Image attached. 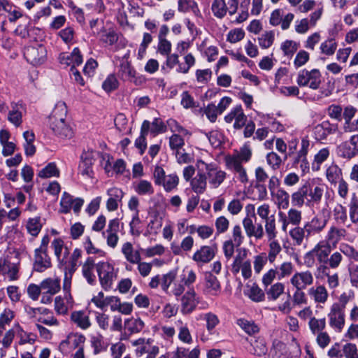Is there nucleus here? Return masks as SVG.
I'll return each instance as SVG.
<instances>
[{
	"label": "nucleus",
	"mask_w": 358,
	"mask_h": 358,
	"mask_svg": "<svg viewBox=\"0 0 358 358\" xmlns=\"http://www.w3.org/2000/svg\"><path fill=\"white\" fill-rule=\"evenodd\" d=\"M49 127L53 133L61 138H71L73 131L67 119V107L66 103L58 102L49 116Z\"/></svg>",
	"instance_id": "f257e3e1"
},
{
	"label": "nucleus",
	"mask_w": 358,
	"mask_h": 358,
	"mask_svg": "<svg viewBox=\"0 0 358 358\" xmlns=\"http://www.w3.org/2000/svg\"><path fill=\"white\" fill-rule=\"evenodd\" d=\"M331 248L329 243L321 241L317 243L314 247L307 252L303 256L304 264L308 268H312L318 264H327L328 257L331 255Z\"/></svg>",
	"instance_id": "f03ea898"
},
{
	"label": "nucleus",
	"mask_w": 358,
	"mask_h": 358,
	"mask_svg": "<svg viewBox=\"0 0 358 358\" xmlns=\"http://www.w3.org/2000/svg\"><path fill=\"white\" fill-rule=\"evenodd\" d=\"M128 59V53L122 57L118 70L119 77L123 80L134 83L136 85H142L145 83V78L137 74Z\"/></svg>",
	"instance_id": "7ed1b4c3"
},
{
	"label": "nucleus",
	"mask_w": 358,
	"mask_h": 358,
	"mask_svg": "<svg viewBox=\"0 0 358 358\" xmlns=\"http://www.w3.org/2000/svg\"><path fill=\"white\" fill-rule=\"evenodd\" d=\"M96 269L102 287L110 289L117 278L113 266L108 262H101L96 264Z\"/></svg>",
	"instance_id": "20e7f679"
},
{
	"label": "nucleus",
	"mask_w": 358,
	"mask_h": 358,
	"mask_svg": "<svg viewBox=\"0 0 358 358\" xmlns=\"http://www.w3.org/2000/svg\"><path fill=\"white\" fill-rule=\"evenodd\" d=\"M296 83L301 87L317 90L321 84V73L317 69H303L298 73Z\"/></svg>",
	"instance_id": "39448f33"
},
{
	"label": "nucleus",
	"mask_w": 358,
	"mask_h": 358,
	"mask_svg": "<svg viewBox=\"0 0 358 358\" xmlns=\"http://www.w3.org/2000/svg\"><path fill=\"white\" fill-rule=\"evenodd\" d=\"M204 167V162L198 159L196 163V174L190 180L191 188L197 194L204 193L207 188V176Z\"/></svg>",
	"instance_id": "423d86ee"
},
{
	"label": "nucleus",
	"mask_w": 358,
	"mask_h": 358,
	"mask_svg": "<svg viewBox=\"0 0 358 358\" xmlns=\"http://www.w3.org/2000/svg\"><path fill=\"white\" fill-rule=\"evenodd\" d=\"M196 280V274L193 269L185 270L180 275V280L176 282L171 287V294L175 297H179L184 293L185 287H189Z\"/></svg>",
	"instance_id": "0eeeda50"
},
{
	"label": "nucleus",
	"mask_w": 358,
	"mask_h": 358,
	"mask_svg": "<svg viewBox=\"0 0 358 358\" xmlns=\"http://www.w3.org/2000/svg\"><path fill=\"white\" fill-rule=\"evenodd\" d=\"M323 13L322 8L315 10L309 15L308 17L297 20L295 22L294 30L299 34H305L310 28L315 27L321 19Z\"/></svg>",
	"instance_id": "6e6552de"
},
{
	"label": "nucleus",
	"mask_w": 358,
	"mask_h": 358,
	"mask_svg": "<svg viewBox=\"0 0 358 358\" xmlns=\"http://www.w3.org/2000/svg\"><path fill=\"white\" fill-rule=\"evenodd\" d=\"M327 317L330 327L337 332H341L345 324V310L331 304Z\"/></svg>",
	"instance_id": "1a4fd4ad"
},
{
	"label": "nucleus",
	"mask_w": 358,
	"mask_h": 358,
	"mask_svg": "<svg viewBox=\"0 0 358 358\" xmlns=\"http://www.w3.org/2000/svg\"><path fill=\"white\" fill-rule=\"evenodd\" d=\"M24 56L33 65L43 64L47 57V50L42 44L30 45L24 49Z\"/></svg>",
	"instance_id": "9d476101"
},
{
	"label": "nucleus",
	"mask_w": 358,
	"mask_h": 358,
	"mask_svg": "<svg viewBox=\"0 0 358 358\" xmlns=\"http://www.w3.org/2000/svg\"><path fill=\"white\" fill-rule=\"evenodd\" d=\"M279 222L281 224V230L287 232L289 224L299 226L302 220V213L301 210L294 208L288 210L287 213L280 210L278 211Z\"/></svg>",
	"instance_id": "9b49d317"
},
{
	"label": "nucleus",
	"mask_w": 358,
	"mask_h": 358,
	"mask_svg": "<svg viewBox=\"0 0 358 358\" xmlns=\"http://www.w3.org/2000/svg\"><path fill=\"white\" fill-rule=\"evenodd\" d=\"M180 311L182 314H189L192 313L199 303V298L193 287L189 289L180 296Z\"/></svg>",
	"instance_id": "f8f14e48"
},
{
	"label": "nucleus",
	"mask_w": 358,
	"mask_h": 358,
	"mask_svg": "<svg viewBox=\"0 0 358 358\" xmlns=\"http://www.w3.org/2000/svg\"><path fill=\"white\" fill-rule=\"evenodd\" d=\"M207 179L213 188L218 187L225 180L227 173L214 164L204 162Z\"/></svg>",
	"instance_id": "ddd939ff"
},
{
	"label": "nucleus",
	"mask_w": 358,
	"mask_h": 358,
	"mask_svg": "<svg viewBox=\"0 0 358 358\" xmlns=\"http://www.w3.org/2000/svg\"><path fill=\"white\" fill-rule=\"evenodd\" d=\"M84 203V200L81 198H73V196L64 192L62 194L60 200V210L62 213H68L71 209L75 213H78Z\"/></svg>",
	"instance_id": "4468645a"
},
{
	"label": "nucleus",
	"mask_w": 358,
	"mask_h": 358,
	"mask_svg": "<svg viewBox=\"0 0 358 358\" xmlns=\"http://www.w3.org/2000/svg\"><path fill=\"white\" fill-rule=\"evenodd\" d=\"M120 231V222L118 219H113L109 221L107 229L102 232V236L106 239L107 245L113 249L118 244Z\"/></svg>",
	"instance_id": "2eb2a0df"
},
{
	"label": "nucleus",
	"mask_w": 358,
	"mask_h": 358,
	"mask_svg": "<svg viewBox=\"0 0 358 358\" xmlns=\"http://www.w3.org/2000/svg\"><path fill=\"white\" fill-rule=\"evenodd\" d=\"M313 282V275L308 270L296 272L290 278V283L295 289H306L311 286Z\"/></svg>",
	"instance_id": "dca6fc26"
},
{
	"label": "nucleus",
	"mask_w": 358,
	"mask_h": 358,
	"mask_svg": "<svg viewBox=\"0 0 358 358\" xmlns=\"http://www.w3.org/2000/svg\"><path fill=\"white\" fill-rule=\"evenodd\" d=\"M294 18L293 13H289L284 15L282 10L275 9L271 14L269 22L272 26L280 25L282 30H287L290 27Z\"/></svg>",
	"instance_id": "f3484780"
},
{
	"label": "nucleus",
	"mask_w": 358,
	"mask_h": 358,
	"mask_svg": "<svg viewBox=\"0 0 358 358\" xmlns=\"http://www.w3.org/2000/svg\"><path fill=\"white\" fill-rule=\"evenodd\" d=\"M131 345L134 348L135 355L137 357H141L145 354H149L154 349H159L154 344L151 338H139L131 341Z\"/></svg>",
	"instance_id": "a211bd4d"
},
{
	"label": "nucleus",
	"mask_w": 358,
	"mask_h": 358,
	"mask_svg": "<svg viewBox=\"0 0 358 358\" xmlns=\"http://www.w3.org/2000/svg\"><path fill=\"white\" fill-rule=\"evenodd\" d=\"M247 116L245 115L243 110L241 106L234 107L224 117V120L227 123L234 122V128L240 129L243 128L247 122Z\"/></svg>",
	"instance_id": "6ab92c4d"
},
{
	"label": "nucleus",
	"mask_w": 358,
	"mask_h": 358,
	"mask_svg": "<svg viewBox=\"0 0 358 358\" xmlns=\"http://www.w3.org/2000/svg\"><path fill=\"white\" fill-rule=\"evenodd\" d=\"M243 226L248 238L254 237L257 240L262 239L264 235V227L261 223L255 224L252 218L246 216L243 218Z\"/></svg>",
	"instance_id": "aec40b11"
},
{
	"label": "nucleus",
	"mask_w": 358,
	"mask_h": 358,
	"mask_svg": "<svg viewBox=\"0 0 358 358\" xmlns=\"http://www.w3.org/2000/svg\"><path fill=\"white\" fill-rule=\"evenodd\" d=\"M221 290L220 282L217 278L208 273L205 275L203 294L207 296H218Z\"/></svg>",
	"instance_id": "412c9836"
},
{
	"label": "nucleus",
	"mask_w": 358,
	"mask_h": 358,
	"mask_svg": "<svg viewBox=\"0 0 358 358\" xmlns=\"http://www.w3.org/2000/svg\"><path fill=\"white\" fill-rule=\"evenodd\" d=\"M216 247L203 245L197 250L192 256V259L198 264L210 262L215 257Z\"/></svg>",
	"instance_id": "4be33fe9"
},
{
	"label": "nucleus",
	"mask_w": 358,
	"mask_h": 358,
	"mask_svg": "<svg viewBox=\"0 0 358 358\" xmlns=\"http://www.w3.org/2000/svg\"><path fill=\"white\" fill-rule=\"evenodd\" d=\"M327 224V220L316 215L310 221L304 224L307 231V238L311 236L318 234L323 231Z\"/></svg>",
	"instance_id": "5701e85b"
},
{
	"label": "nucleus",
	"mask_w": 358,
	"mask_h": 358,
	"mask_svg": "<svg viewBox=\"0 0 358 358\" xmlns=\"http://www.w3.org/2000/svg\"><path fill=\"white\" fill-rule=\"evenodd\" d=\"M51 247L59 265H66L67 257L69 255V250L68 248L65 246L64 241L59 238H55L51 243Z\"/></svg>",
	"instance_id": "b1692460"
},
{
	"label": "nucleus",
	"mask_w": 358,
	"mask_h": 358,
	"mask_svg": "<svg viewBox=\"0 0 358 358\" xmlns=\"http://www.w3.org/2000/svg\"><path fill=\"white\" fill-rule=\"evenodd\" d=\"M308 294L315 303L324 304L329 299L328 290L324 285L312 286L308 289Z\"/></svg>",
	"instance_id": "393cba45"
},
{
	"label": "nucleus",
	"mask_w": 358,
	"mask_h": 358,
	"mask_svg": "<svg viewBox=\"0 0 358 358\" xmlns=\"http://www.w3.org/2000/svg\"><path fill=\"white\" fill-rule=\"evenodd\" d=\"M70 320L77 327L83 330H87L92 326L90 313L85 310L73 311Z\"/></svg>",
	"instance_id": "a878e982"
},
{
	"label": "nucleus",
	"mask_w": 358,
	"mask_h": 358,
	"mask_svg": "<svg viewBox=\"0 0 358 358\" xmlns=\"http://www.w3.org/2000/svg\"><path fill=\"white\" fill-rule=\"evenodd\" d=\"M51 266V259L46 251L34 250V269L36 271L43 272Z\"/></svg>",
	"instance_id": "bb28decb"
},
{
	"label": "nucleus",
	"mask_w": 358,
	"mask_h": 358,
	"mask_svg": "<svg viewBox=\"0 0 358 358\" xmlns=\"http://www.w3.org/2000/svg\"><path fill=\"white\" fill-rule=\"evenodd\" d=\"M59 62L62 64L76 67L83 62V57L78 48L73 49L71 53L62 52L59 55Z\"/></svg>",
	"instance_id": "cd10ccee"
},
{
	"label": "nucleus",
	"mask_w": 358,
	"mask_h": 358,
	"mask_svg": "<svg viewBox=\"0 0 358 358\" xmlns=\"http://www.w3.org/2000/svg\"><path fill=\"white\" fill-rule=\"evenodd\" d=\"M109 196L106 202V208L109 211H115L118 208L119 203L124 196L123 192L117 187H111L107 190Z\"/></svg>",
	"instance_id": "c85d7f7f"
},
{
	"label": "nucleus",
	"mask_w": 358,
	"mask_h": 358,
	"mask_svg": "<svg viewBox=\"0 0 358 358\" xmlns=\"http://www.w3.org/2000/svg\"><path fill=\"white\" fill-rule=\"evenodd\" d=\"M24 113V108L22 104L12 103L8 114V120L16 127H20L22 123Z\"/></svg>",
	"instance_id": "c756f323"
},
{
	"label": "nucleus",
	"mask_w": 358,
	"mask_h": 358,
	"mask_svg": "<svg viewBox=\"0 0 358 358\" xmlns=\"http://www.w3.org/2000/svg\"><path fill=\"white\" fill-rule=\"evenodd\" d=\"M73 300L71 294L64 295L63 297L57 296L55 299V310L58 315H64L68 313L69 308L73 306Z\"/></svg>",
	"instance_id": "7c9ffc66"
},
{
	"label": "nucleus",
	"mask_w": 358,
	"mask_h": 358,
	"mask_svg": "<svg viewBox=\"0 0 358 358\" xmlns=\"http://www.w3.org/2000/svg\"><path fill=\"white\" fill-rule=\"evenodd\" d=\"M271 199L279 210H286L289 206V194L284 189L275 191L271 194Z\"/></svg>",
	"instance_id": "2f4dec72"
},
{
	"label": "nucleus",
	"mask_w": 358,
	"mask_h": 358,
	"mask_svg": "<svg viewBox=\"0 0 358 358\" xmlns=\"http://www.w3.org/2000/svg\"><path fill=\"white\" fill-rule=\"evenodd\" d=\"M85 337L79 334H70L66 338L62 341L59 348L62 350L75 349L76 348H82L80 345L84 343Z\"/></svg>",
	"instance_id": "473e14b6"
},
{
	"label": "nucleus",
	"mask_w": 358,
	"mask_h": 358,
	"mask_svg": "<svg viewBox=\"0 0 358 358\" xmlns=\"http://www.w3.org/2000/svg\"><path fill=\"white\" fill-rule=\"evenodd\" d=\"M252 157V149L248 143H245L241 148L240 151L227 156L225 159L226 162H230L231 160H236L238 164L248 162Z\"/></svg>",
	"instance_id": "72a5a7b5"
},
{
	"label": "nucleus",
	"mask_w": 358,
	"mask_h": 358,
	"mask_svg": "<svg viewBox=\"0 0 358 358\" xmlns=\"http://www.w3.org/2000/svg\"><path fill=\"white\" fill-rule=\"evenodd\" d=\"M125 259L131 264H135L141 260V255L138 250H135L130 242L124 243L121 248Z\"/></svg>",
	"instance_id": "f704fd0d"
},
{
	"label": "nucleus",
	"mask_w": 358,
	"mask_h": 358,
	"mask_svg": "<svg viewBox=\"0 0 358 358\" xmlns=\"http://www.w3.org/2000/svg\"><path fill=\"white\" fill-rule=\"evenodd\" d=\"M42 292L50 295H55L61 289L60 280L57 278H48L40 283Z\"/></svg>",
	"instance_id": "c9c22d12"
},
{
	"label": "nucleus",
	"mask_w": 358,
	"mask_h": 358,
	"mask_svg": "<svg viewBox=\"0 0 358 358\" xmlns=\"http://www.w3.org/2000/svg\"><path fill=\"white\" fill-rule=\"evenodd\" d=\"M96 265L92 257H87L82 265L83 275L90 285H92L96 280V275L94 273Z\"/></svg>",
	"instance_id": "e433bc0d"
},
{
	"label": "nucleus",
	"mask_w": 358,
	"mask_h": 358,
	"mask_svg": "<svg viewBox=\"0 0 358 358\" xmlns=\"http://www.w3.org/2000/svg\"><path fill=\"white\" fill-rule=\"evenodd\" d=\"M346 235L347 231L344 228L331 226L327 232L326 242L336 245L341 239L345 238Z\"/></svg>",
	"instance_id": "4c0bfd02"
},
{
	"label": "nucleus",
	"mask_w": 358,
	"mask_h": 358,
	"mask_svg": "<svg viewBox=\"0 0 358 358\" xmlns=\"http://www.w3.org/2000/svg\"><path fill=\"white\" fill-rule=\"evenodd\" d=\"M324 187L318 185L313 187L310 186L309 199H307L306 205L307 206H313L314 204L319 203L324 194Z\"/></svg>",
	"instance_id": "58836bf2"
},
{
	"label": "nucleus",
	"mask_w": 358,
	"mask_h": 358,
	"mask_svg": "<svg viewBox=\"0 0 358 358\" xmlns=\"http://www.w3.org/2000/svg\"><path fill=\"white\" fill-rule=\"evenodd\" d=\"M15 334L17 338H19V344L24 345L26 343L34 344L36 339V336L32 333H28L25 331L22 327L19 324H14Z\"/></svg>",
	"instance_id": "ea45409f"
},
{
	"label": "nucleus",
	"mask_w": 358,
	"mask_h": 358,
	"mask_svg": "<svg viewBox=\"0 0 358 358\" xmlns=\"http://www.w3.org/2000/svg\"><path fill=\"white\" fill-rule=\"evenodd\" d=\"M150 127V122L148 120H144L141 129V135L135 141V145L140 150L141 154H143L146 149V135L148 133Z\"/></svg>",
	"instance_id": "a19ab883"
},
{
	"label": "nucleus",
	"mask_w": 358,
	"mask_h": 358,
	"mask_svg": "<svg viewBox=\"0 0 358 358\" xmlns=\"http://www.w3.org/2000/svg\"><path fill=\"white\" fill-rule=\"evenodd\" d=\"M338 43L334 38H328L320 43V50L322 55L327 57L332 56L336 52Z\"/></svg>",
	"instance_id": "79ce46f5"
},
{
	"label": "nucleus",
	"mask_w": 358,
	"mask_h": 358,
	"mask_svg": "<svg viewBox=\"0 0 358 358\" xmlns=\"http://www.w3.org/2000/svg\"><path fill=\"white\" fill-rule=\"evenodd\" d=\"M329 155L330 150L329 148L320 149L314 156V159L312 162V169L315 171H319L321 165L327 160Z\"/></svg>",
	"instance_id": "37998d69"
},
{
	"label": "nucleus",
	"mask_w": 358,
	"mask_h": 358,
	"mask_svg": "<svg viewBox=\"0 0 358 358\" xmlns=\"http://www.w3.org/2000/svg\"><path fill=\"white\" fill-rule=\"evenodd\" d=\"M227 166L238 175V180L242 183H247L248 181V175L242 164H238L235 159L226 162Z\"/></svg>",
	"instance_id": "c03bdc74"
},
{
	"label": "nucleus",
	"mask_w": 358,
	"mask_h": 358,
	"mask_svg": "<svg viewBox=\"0 0 358 358\" xmlns=\"http://www.w3.org/2000/svg\"><path fill=\"white\" fill-rule=\"evenodd\" d=\"M267 241L268 251L266 255L269 257V262L272 264L275 261L277 256L281 252L282 247L276 238H268Z\"/></svg>",
	"instance_id": "a18cd8bd"
},
{
	"label": "nucleus",
	"mask_w": 358,
	"mask_h": 358,
	"mask_svg": "<svg viewBox=\"0 0 358 358\" xmlns=\"http://www.w3.org/2000/svg\"><path fill=\"white\" fill-rule=\"evenodd\" d=\"M252 349L251 352L258 357L264 356L268 352L266 341L262 338H257L250 341Z\"/></svg>",
	"instance_id": "49530a36"
},
{
	"label": "nucleus",
	"mask_w": 358,
	"mask_h": 358,
	"mask_svg": "<svg viewBox=\"0 0 358 358\" xmlns=\"http://www.w3.org/2000/svg\"><path fill=\"white\" fill-rule=\"evenodd\" d=\"M228 7L225 0H213L211 5V10L215 17L222 19L228 12Z\"/></svg>",
	"instance_id": "de8ad7c7"
},
{
	"label": "nucleus",
	"mask_w": 358,
	"mask_h": 358,
	"mask_svg": "<svg viewBox=\"0 0 358 358\" xmlns=\"http://www.w3.org/2000/svg\"><path fill=\"white\" fill-rule=\"evenodd\" d=\"M289 235L294 244L299 246L303 243L304 238H307V231L304 226L303 227L296 226L289 231Z\"/></svg>",
	"instance_id": "09e8293b"
},
{
	"label": "nucleus",
	"mask_w": 358,
	"mask_h": 358,
	"mask_svg": "<svg viewBox=\"0 0 358 358\" xmlns=\"http://www.w3.org/2000/svg\"><path fill=\"white\" fill-rule=\"evenodd\" d=\"M176 277L177 272L174 270L170 271L162 276L161 287L164 292L172 295L171 294V290L169 291V288L172 284L173 285L176 282H177L176 280Z\"/></svg>",
	"instance_id": "8fccbe9b"
},
{
	"label": "nucleus",
	"mask_w": 358,
	"mask_h": 358,
	"mask_svg": "<svg viewBox=\"0 0 358 358\" xmlns=\"http://www.w3.org/2000/svg\"><path fill=\"white\" fill-rule=\"evenodd\" d=\"M326 176L331 183H336L343 180L341 169L334 164H331L326 171Z\"/></svg>",
	"instance_id": "3c124183"
},
{
	"label": "nucleus",
	"mask_w": 358,
	"mask_h": 358,
	"mask_svg": "<svg viewBox=\"0 0 358 358\" xmlns=\"http://www.w3.org/2000/svg\"><path fill=\"white\" fill-rule=\"evenodd\" d=\"M269 261V257L265 252H261L253 257V268L256 274L259 275L262 273L264 268Z\"/></svg>",
	"instance_id": "603ef678"
},
{
	"label": "nucleus",
	"mask_w": 358,
	"mask_h": 358,
	"mask_svg": "<svg viewBox=\"0 0 358 358\" xmlns=\"http://www.w3.org/2000/svg\"><path fill=\"white\" fill-rule=\"evenodd\" d=\"M144 326V322L140 318L131 317L124 321L125 328L132 334L141 332Z\"/></svg>",
	"instance_id": "864d4df0"
},
{
	"label": "nucleus",
	"mask_w": 358,
	"mask_h": 358,
	"mask_svg": "<svg viewBox=\"0 0 358 358\" xmlns=\"http://www.w3.org/2000/svg\"><path fill=\"white\" fill-rule=\"evenodd\" d=\"M135 192L139 195H151L154 193L152 183L146 180H141L134 186Z\"/></svg>",
	"instance_id": "5fc2aeb1"
},
{
	"label": "nucleus",
	"mask_w": 358,
	"mask_h": 358,
	"mask_svg": "<svg viewBox=\"0 0 358 358\" xmlns=\"http://www.w3.org/2000/svg\"><path fill=\"white\" fill-rule=\"evenodd\" d=\"M179 183V178L176 173L167 175L159 185L164 187V189L170 192L176 189Z\"/></svg>",
	"instance_id": "6e6d98bb"
},
{
	"label": "nucleus",
	"mask_w": 358,
	"mask_h": 358,
	"mask_svg": "<svg viewBox=\"0 0 358 358\" xmlns=\"http://www.w3.org/2000/svg\"><path fill=\"white\" fill-rule=\"evenodd\" d=\"M264 229L267 239L277 238L278 230L275 217L270 216V219L264 221Z\"/></svg>",
	"instance_id": "4d7b16f0"
},
{
	"label": "nucleus",
	"mask_w": 358,
	"mask_h": 358,
	"mask_svg": "<svg viewBox=\"0 0 358 358\" xmlns=\"http://www.w3.org/2000/svg\"><path fill=\"white\" fill-rule=\"evenodd\" d=\"M308 324L311 333L315 335L324 331L323 330L326 327V320L324 318L318 319L314 317L309 320Z\"/></svg>",
	"instance_id": "13d9d810"
},
{
	"label": "nucleus",
	"mask_w": 358,
	"mask_h": 358,
	"mask_svg": "<svg viewBox=\"0 0 358 358\" xmlns=\"http://www.w3.org/2000/svg\"><path fill=\"white\" fill-rule=\"evenodd\" d=\"M100 40L106 45H112L118 40L117 34L113 30L102 29L99 32Z\"/></svg>",
	"instance_id": "bf43d9fd"
},
{
	"label": "nucleus",
	"mask_w": 358,
	"mask_h": 358,
	"mask_svg": "<svg viewBox=\"0 0 358 358\" xmlns=\"http://www.w3.org/2000/svg\"><path fill=\"white\" fill-rule=\"evenodd\" d=\"M285 286L281 282H276L272 285L266 291L268 299L270 301H276L284 292Z\"/></svg>",
	"instance_id": "052dcab7"
},
{
	"label": "nucleus",
	"mask_w": 358,
	"mask_h": 358,
	"mask_svg": "<svg viewBox=\"0 0 358 358\" xmlns=\"http://www.w3.org/2000/svg\"><path fill=\"white\" fill-rule=\"evenodd\" d=\"M59 170L55 163H49L45 167L42 169L38 173V176L41 178H48L50 177H58Z\"/></svg>",
	"instance_id": "680f3d73"
},
{
	"label": "nucleus",
	"mask_w": 358,
	"mask_h": 358,
	"mask_svg": "<svg viewBox=\"0 0 358 358\" xmlns=\"http://www.w3.org/2000/svg\"><path fill=\"white\" fill-rule=\"evenodd\" d=\"M335 220L339 224H344L348 219L347 209L341 203H337L333 210Z\"/></svg>",
	"instance_id": "e2e57ef3"
},
{
	"label": "nucleus",
	"mask_w": 358,
	"mask_h": 358,
	"mask_svg": "<svg viewBox=\"0 0 358 358\" xmlns=\"http://www.w3.org/2000/svg\"><path fill=\"white\" fill-rule=\"evenodd\" d=\"M41 228L42 223L41 222V218L39 217L29 219L27 224V229L31 235L36 236L41 231Z\"/></svg>",
	"instance_id": "0e129e2a"
},
{
	"label": "nucleus",
	"mask_w": 358,
	"mask_h": 358,
	"mask_svg": "<svg viewBox=\"0 0 358 358\" xmlns=\"http://www.w3.org/2000/svg\"><path fill=\"white\" fill-rule=\"evenodd\" d=\"M237 324L243 330L250 335L256 334L259 330L258 326L252 321L239 319L237 321Z\"/></svg>",
	"instance_id": "69168bd1"
},
{
	"label": "nucleus",
	"mask_w": 358,
	"mask_h": 358,
	"mask_svg": "<svg viewBox=\"0 0 358 358\" xmlns=\"http://www.w3.org/2000/svg\"><path fill=\"white\" fill-rule=\"evenodd\" d=\"M349 215L352 223L358 222V198L355 194L349 203Z\"/></svg>",
	"instance_id": "338daca9"
},
{
	"label": "nucleus",
	"mask_w": 358,
	"mask_h": 358,
	"mask_svg": "<svg viewBox=\"0 0 358 358\" xmlns=\"http://www.w3.org/2000/svg\"><path fill=\"white\" fill-rule=\"evenodd\" d=\"M343 353L345 358H358V347L355 343H347L343 346Z\"/></svg>",
	"instance_id": "774afa93"
}]
</instances>
